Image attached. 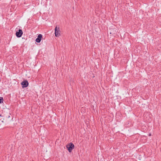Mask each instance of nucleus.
<instances>
[{
    "mask_svg": "<svg viewBox=\"0 0 161 161\" xmlns=\"http://www.w3.org/2000/svg\"><path fill=\"white\" fill-rule=\"evenodd\" d=\"M66 147L69 152L71 153L72 150L74 148L75 145L72 143L70 142L67 144Z\"/></svg>",
    "mask_w": 161,
    "mask_h": 161,
    "instance_id": "f257e3e1",
    "label": "nucleus"
},
{
    "mask_svg": "<svg viewBox=\"0 0 161 161\" xmlns=\"http://www.w3.org/2000/svg\"><path fill=\"white\" fill-rule=\"evenodd\" d=\"M29 83L26 80H24L21 83L23 88H26L29 86Z\"/></svg>",
    "mask_w": 161,
    "mask_h": 161,
    "instance_id": "f03ea898",
    "label": "nucleus"
},
{
    "mask_svg": "<svg viewBox=\"0 0 161 161\" xmlns=\"http://www.w3.org/2000/svg\"><path fill=\"white\" fill-rule=\"evenodd\" d=\"M23 32L22 30L19 29L18 30V31H17L16 32L15 35L18 38H20L21 37Z\"/></svg>",
    "mask_w": 161,
    "mask_h": 161,
    "instance_id": "7ed1b4c3",
    "label": "nucleus"
},
{
    "mask_svg": "<svg viewBox=\"0 0 161 161\" xmlns=\"http://www.w3.org/2000/svg\"><path fill=\"white\" fill-rule=\"evenodd\" d=\"M55 35L56 37H58L60 35V33L59 32L60 31L59 29V27H57L56 26L55 28Z\"/></svg>",
    "mask_w": 161,
    "mask_h": 161,
    "instance_id": "20e7f679",
    "label": "nucleus"
},
{
    "mask_svg": "<svg viewBox=\"0 0 161 161\" xmlns=\"http://www.w3.org/2000/svg\"><path fill=\"white\" fill-rule=\"evenodd\" d=\"M42 39V35L41 34L38 35L36 39V42L37 43H40Z\"/></svg>",
    "mask_w": 161,
    "mask_h": 161,
    "instance_id": "39448f33",
    "label": "nucleus"
},
{
    "mask_svg": "<svg viewBox=\"0 0 161 161\" xmlns=\"http://www.w3.org/2000/svg\"><path fill=\"white\" fill-rule=\"evenodd\" d=\"M3 99L2 97H0V104L3 103Z\"/></svg>",
    "mask_w": 161,
    "mask_h": 161,
    "instance_id": "423d86ee",
    "label": "nucleus"
},
{
    "mask_svg": "<svg viewBox=\"0 0 161 161\" xmlns=\"http://www.w3.org/2000/svg\"><path fill=\"white\" fill-rule=\"evenodd\" d=\"M10 117V116L9 115H8V118H9Z\"/></svg>",
    "mask_w": 161,
    "mask_h": 161,
    "instance_id": "0eeeda50",
    "label": "nucleus"
},
{
    "mask_svg": "<svg viewBox=\"0 0 161 161\" xmlns=\"http://www.w3.org/2000/svg\"><path fill=\"white\" fill-rule=\"evenodd\" d=\"M0 116H2V114H1L0 115Z\"/></svg>",
    "mask_w": 161,
    "mask_h": 161,
    "instance_id": "6e6552de",
    "label": "nucleus"
},
{
    "mask_svg": "<svg viewBox=\"0 0 161 161\" xmlns=\"http://www.w3.org/2000/svg\"><path fill=\"white\" fill-rule=\"evenodd\" d=\"M149 135H150V136H151V134H149Z\"/></svg>",
    "mask_w": 161,
    "mask_h": 161,
    "instance_id": "1a4fd4ad",
    "label": "nucleus"
}]
</instances>
